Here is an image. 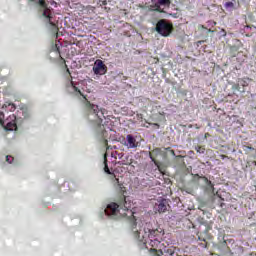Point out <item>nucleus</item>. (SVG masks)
Wrapping results in <instances>:
<instances>
[{
  "label": "nucleus",
  "mask_w": 256,
  "mask_h": 256,
  "mask_svg": "<svg viewBox=\"0 0 256 256\" xmlns=\"http://www.w3.org/2000/svg\"><path fill=\"white\" fill-rule=\"evenodd\" d=\"M156 31L159 33V35H162V37H169L173 31V24L167 22L166 20H160L156 24Z\"/></svg>",
  "instance_id": "1"
},
{
  "label": "nucleus",
  "mask_w": 256,
  "mask_h": 256,
  "mask_svg": "<svg viewBox=\"0 0 256 256\" xmlns=\"http://www.w3.org/2000/svg\"><path fill=\"white\" fill-rule=\"evenodd\" d=\"M72 87H73L74 91H76V93H78L79 95L84 97V99L86 101V107L93 109V111H97V106H95L94 104H91L89 101H87V97H85L84 92L91 93V90L89 88H87V84L82 82V83L78 84V87L74 86L73 84H72Z\"/></svg>",
  "instance_id": "2"
},
{
  "label": "nucleus",
  "mask_w": 256,
  "mask_h": 256,
  "mask_svg": "<svg viewBox=\"0 0 256 256\" xmlns=\"http://www.w3.org/2000/svg\"><path fill=\"white\" fill-rule=\"evenodd\" d=\"M92 70L95 75H105V73H107V65L101 60H96Z\"/></svg>",
  "instance_id": "3"
},
{
  "label": "nucleus",
  "mask_w": 256,
  "mask_h": 256,
  "mask_svg": "<svg viewBox=\"0 0 256 256\" xmlns=\"http://www.w3.org/2000/svg\"><path fill=\"white\" fill-rule=\"evenodd\" d=\"M15 115H10L9 118L2 123L7 131H15L17 129V123H15Z\"/></svg>",
  "instance_id": "4"
},
{
  "label": "nucleus",
  "mask_w": 256,
  "mask_h": 256,
  "mask_svg": "<svg viewBox=\"0 0 256 256\" xmlns=\"http://www.w3.org/2000/svg\"><path fill=\"white\" fill-rule=\"evenodd\" d=\"M106 215H117L119 213V205L117 203L109 204L105 209Z\"/></svg>",
  "instance_id": "5"
},
{
  "label": "nucleus",
  "mask_w": 256,
  "mask_h": 256,
  "mask_svg": "<svg viewBox=\"0 0 256 256\" xmlns=\"http://www.w3.org/2000/svg\"><path fill=\"white\" fill-rule=\"evenodd\" d=\"M171 5L170 0H156L155 8H152V11H161V6L169 7Z\"/></svg>",
  "instance_id": "6"
},
{
  "label": "nucleus",
  "mask_w": 256,
  "mask_h": 256,
  "mask_svg": "<svg viewBox=\"0 0 256 256\" xmlns=\"http://www.w3.org/2000/svg\"><path fill=\"white\" fill-rule=\"evenodd\" d=\"M39 4L42 7H44L43 16L47 17L49 19L50 25H55V24H53V22H51V10L49 8H47V6L45 5V0H39Z\"/></svg>",
  "instance_id": "7"
},
{
  "label": "nucleus",
  "mask_w": 256,
  "mask_h": 256,
  "mask_svg": "<svg viewBox=\"0 0 256 256\" xmlns=\"http://www.w3.org/2000/svg\"><path fill=\"white\" fill-rule=\"evenodd\" d=\"M126 141H127L126 146H128L129 149H135V147L139 145V143L137 142L135 137H133V135H127Z\"/></svg>",
  "instance_id": "8"
},
{
  "label": "nucleus",
  "mask_w": 256,
  "mask_h": 256,
  "mask_svg": "<svg viewBox=\"0 0 256 256\" xmlns=\"http://www.w3.org/2000/svg\"><path fill=\"white\" fill-rule=\"evenodd\" d=\"M159 235H165V232L159 230L149 231V239H155V237H159Z\"/></svg>",
  "instance_id": "9"
},
{
  "label": "nucleus",
  "mask_w": 256,
  "mask_h": 256,
  "mask_svg": "<svg viewBox=\"0 0 256 256\" xmlns=\"http://www.w3.org/2000/svg\"><path fill=\"white\" fill-rule=\"evenodd\" d=\"M155 210L158 211V213H165L167 211V205L162 202L158 205H155Z\"/></svg>",
  "instance_id": "10"
},
{
  "label": "nucleus",
  "mask_w": 256,
  "mask_h": 256,
  "mask_svg": "<svg viewBox=\"0 0 256 256\" xmlns=\"http://www.w3.org/2000/svg\"><path fill=\"white\" fill-rule=\"evenodd\" d=\"M3 109H7L9 111H15V104L6 103L3 105Z\"/></svg>",
  "instance_id": "11"
},
{
  "label": "nucleus",
  "mask_w": 256,
  "mask_h": 256,
  "mask_svg": "<svg viewBox=\"0 0 256 256\" xmlns=\"http://www.w3.org/2000/svg\"><path fill=\"white\" fill-rule=\"evenodd\" d=\"M225 7L227 9H231V8L235 7V4L233 2H226L225 3Z\"/></svg>",
  "instance_id": "12"
},
{
  "label": "nucleus",
  "mask_w": 256,
  "mask_h": 256,
  "mask_svg": "<svg viewBox=\"0 0 256 256\" xmlns=\"http://www.w3.org/2000/svg\"><path fill=\"white\" fill-rule=\"evenodd\" d=\"M195 150L197 151V153H205V148L201 146H196Z\"/></svg>",
  "instance_id": "13"
},
{
  "label": "nucleus",
  "mask_w": 256,
  "mask_h": 256,
  "mask_svg": "<svg viewBox=\"0 0 256 256\" xmlns=\"http://www.w3.org/2000/svg\"><path fill=\"white\" fill-rule=\"evenodd\" d=\"M6 161L8 163H13V156H6Z\"/></svg>",
  "instance_id": "14"
},
{
  "label": "nucleus",
  "mask_w": 256,
  "mask_h": 256,
  "mask_svg": "<svg viewBox=\"0 0 256 256\" xmlns=\"http://www.w3.org/2000/svg\"><path fill=\"white\" fill-rule=\"evenodd\" d=\"M104 171L105 173H108L109 175H111V172L109 171V167H107V165H105Z\"/></svg>",
  "instance_id": "15"
},
{
  "label": "nucleus",
  "mask_w": 256,
  "mask_h": 256,
  "mask_svg": "<svg viewBox=\"0 0 256 256\" xmlns=\"http://www.w3.org/2000/svg\"><path fill=\"white\" fill-rule=\"evenodd\" d=\"M5 116L3 115V114H0V123L3 125V118H4Z\"/></svg>",
  "instance_id": "16"
}]
</instances>
